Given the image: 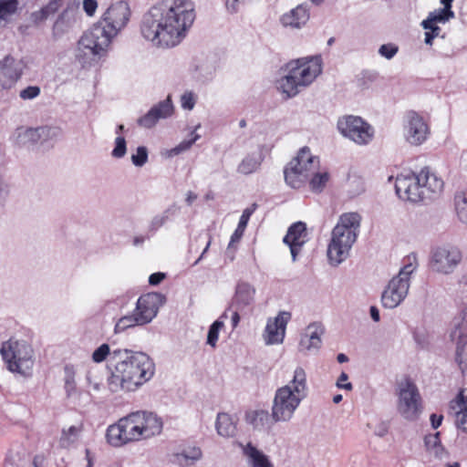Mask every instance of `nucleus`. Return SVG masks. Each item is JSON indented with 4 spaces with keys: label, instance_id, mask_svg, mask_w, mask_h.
I'll return each instance as SVG.
<instances>
[{
    "label": "nucleus",
    "instance_id": "51",
    "mask_svg": "<svg viewBox=\"0 0 467 467\" xmlns=\"http://www.w3.org/2000/svg\"><path fill=\"white\" fill-rule=\"evenodd\" d=\"M197 101V95L192 91H185L180 99L181 107L186 110L193 109Z\"/></svg>",
    "mask_w": 467,
    "mask_h": 467
},
{
    "label": "nucleus",
    "instance_id": "53",
    "mask_svg": "<svg viewBox=\"0 0 467 467\" xmlns=\"http://www.w3.org/2000/svg\"><path fill=\"white\" fill-rule=\"evenodd\" d=\"M158 120L159 119L150 109L145 115L140 117L137 122L138 125L142 128L150 129L156 125Z\"/></svg>",
    "mask_w": 467,
    "mask_h": 467
},
{
    "label": "nucleus",
    "instance_id": "15",
    "mask_svg": "<svg viewBox=\"0 0 467 467\" xmlns=\"http://www.w3.org/2000/svg\"><path fill=\"white\" fill-rule=\"evenodd\" d=\"M430 133V126L423 116L416 111L407 112L403 119V137L410 145H422Z\"/></svg>",
    "mask_w": 467,
    "mask_h": 467
},
{
    "label": "nucleus",
    "instance_id": "43",
    "mask_svg": "<svg viewBox=\"0 0 467 467\" xmlns=\"http://www.w3.org/2000/svg\"><path fill=\"white\" fill-rule=\"evenodd\" d=\"M201 127V124H198L194 130L191 133V139L184 140L182 142H180L176 147L172 148L170 150V156H176L181 154L182 152H184L188 150L199 139L200 135L195 133V130H198Z\"/></svg>",
    "mask_w": 467,
    "mask_h": 467
},
{
    "label": "nucleus",
    "instance_id": "31",
    "mask_svg": "<svg viewBox=\"0 0 467 467\" xmlns=\"http://www.w3.org/2000/svg\"><path fill=\"white\" fill-rule=\"evenodd\" d=\"M76 368L73 365H66L64 368V389L69 400H78L81 393L78 392L76 383Z\"/></svg>",
    "mask_w": 467,
    "mask_h": 467
},
{
    "label": "nucleus",
    "instance_id": "61",
    "mask_svg": "<svg viewBox=\"0 0 467 467\" xmlns=\"http://www.w3.org/2000/svg\"><path fill=\"white\" fill-rule=\"evenodd\" d=\"M244 230L245 229H243L237 225V228L235 229V231L234 232V234L231 236V240H230L228 248L232 247L235 243H238L241 240L244 233Z\"/></svg>",
    "mask_w": 467,
    "mask_h": 467
},
{
    "label": "nucleus",
    "instance_id": "36",
    "mask_svg": "<svg viewBox=\"0 0 467 467\" xmlns=\"http://www.w3.org/2000/svg\"><path fill=\"white\" fill-rule=\"evenodd\" d=\"M310 176H312L309 180L311 191L314 192H321L329 180V173L326 171H318L317 170Z\"/></svg>",
    "mask_w": 467,
    "mask_h": 467
},
{
    "label": "nucleus",
    "instance_id": "46",
    "mask_svg": "<svg viewBox=\"0 0 467 467\" xmlns=\"http://www.w3.org/2000/svg\"><path fill=\"white\" fill-rule=\"evenodd\" d=\"M348 192L351 196H357L365 192V182L359 176H349L348 180Z\"/></svg>",
    "mask_w": 467,
    "mask_h": 467
},
{
    "label": "nucleus",
    "instance_id": "7",
    "mask_svg": "<svg viewBox=\"0 0 467 467\" xmlns=\"http://www.w3.org/2000/svg\"><path fill=\"white\" fill-rule=\"evenodd\" d=\"M360 223L361 216L355 212L345 213L339 216L337 223L332 230L327 246V258L330 265L337 266L349 256L359 233Z\"/></svg>",
    "mask_w": 467,
    "mask_h": 467
},
{
    "label": "nucleus",
    "instance_id": "55",
    "mask_svg": "<svg viewBox=\"0 0 467 467\" xmlns=\"http://www.w3.org/2000/svg\"><path fill=\"white\" fill-rule=\"evenodd\" d=\"M398 51V46L391 43L381 45L379 48V54L387 59L393 58Z\"/></svg>",
    "mask_w": 467,
    "mask_h": 467
},
{
    "label": "nucleus",
    "instance_id": "21",
    "mask_svg": "<svg viewBox=\"0 0 467 467\" xmlns=\"http://www.w3.org/2000/svg\"><path fill=\"white\" fill-rule=\"evenodd\" d=\"M449 410L454 417L456 429L467 434V388L461 389L449 402Z\"/></svg>",
    "mask_w": 467,
    "mask_h": 467
},
{
    "label": "nucleus",
    "instance_id": "3",
    "mask_svg": "<svg viewBox=\"0 0 467 467\" xmlns=\"http://www.w3.org/2000/svg\"><path fill=\"white\" fill-rule=\"evenodd\" d=\"M162 430L161 420L154 413L145 410L131 412L119 419L107 429L108 442L114 447L149 440L159 435Z\"/></svg>",
    "mask_w": 467,
    "mask_h": 467
},
{
    "label": "nucleus",
    "instance_id": "34",
    "mask_svg": "<svg viewBox=\"0 0 467 467\" xmlns=\"http://www.w3.org/2000/svg\"><path fill=\"white\" fill-rule=\"evenodd\" d=\"M18 0H0V26L7 25L18 10Z\"/></svg>",
    "mask_w": 467,
    "mask_h": 467
},
{
    "label": "nucleus",
    "instance_id": "8",
    "mask_svg": "<svg viewBox=\"0 0 467 467\" xmlns=\"http://www.w3.org/2000/svg\"><path fill=\"white\" fill-rule=\"evenodd\" d=\"M418 266L417 254L410 253L403 259V266L383 290L381 302L384 307L393 309L405 300L410 286V277Z\"/></svg>",
    "mask_w": 467,
    "mask_h": 467
},
{
    "label": "nucleus",
    "instance_id": "49",
    "mask_svg": "<svg viewBox=\"0 0 467 467\" xmlns=\"http://www.w3.org/2000/svg\"><path fill=\"white\" fill-rule=\"evenodd\" d=\"M148 161V150L144 146L136 149V152L131 155V162L136 167H142Z\"/></svg>",
    "mask_w": 467,
    "mask_h": 467
},
{
    "label": "nucleus",
    "instance_id": "54",
    "mask_svg": "<svg viewBox=\"0 0 467 467\" xmlns=\"http://www.w3.org/2000/svg\"><path fill=\"white\" fill-rule=\"evenodd\" d=\"M41 93L38 86H28L19 92V97L23 100H32L37 98Z\"/></svg>",
    "mask_w": 467,
    "mask_h": 467
},
{
    "label": "nucleus",
    "instance_id": "29",
    "mask_svg": "<svg viewBox=\"0 0 467 467\" xmlns=\"http://www.w3.org/2000/svg\"><path fill=\"white\" fill-rule=\"evenodd\" d=\"M452 2L453 0H441L443 7L430 12L425 20H431L434 24H445L454 18L455 14L451 10Z\"/></svg>",
    "mask_w": 467,
    "mask_h": 467
},
{
    "label": "nucleus",
    "instance_id": "37",
    "mask_svg": "<svg viewBox=\"0 0 467 467\" xmlns=\"http://www.w3.org/2000/svg\"><path fill=\"white\" fill-rule=\"evenodd\" d=\"M420 26L425 30L424 43L426 45L432 46L434 38L441 36V28L438 24H434L431 22V20L425 19L420 23Z\"/></svg>",
    "mask_w": 467,
    "mask_h": 467
},
{
    "label": "nucleus",
    "instance_id": "5",
    "mask_svg": "<svg viewBox=\"0 0 467 467\" xmlns=\"http://www.w3.org/2000/svg\"><path fill=\"white\" fill-rule=\"evenodd\" d=\"M307 393L306 372L302 367H296L287 384L275 390L271 408L272 420L275 422L290 421Z\"/></svg>",
    "mask_w": 467,
    "mask_h": 467
},
{
    "label": "nucleus",
    "instance_id": "39",
    "mask_svg": "<svg viewBox=\"0 0 467 467\" xmlns=\"http://www.w3.org/2000/svg\"><path fill=\"white\" fill-rule=\"evenodd\" d=\"M37 130L41 144L55 141L61 136V130L58 127L42 126Z\"/></svg>",
    "mask_w": 467,
    "mask_h": 467
},
{
    "label": "nucleus",
    "instance_id": "28",
    "mask_svg": "<svg viewBox=\"0 0 467 467\" xmlns=\"http://www.w3.org/2000/svg\"><path fill=\"white\" fill-rule=\"evenodd\" d=\"M37 128L19 127L14 133L15 142L21 147H30L39 142Z\"/></svg>",
    "mask_w": 467,
    "mask_h": 467
},
{
    "label": "nucleus",
    "instance_id": "63",
    "mask_svg": "<svg viewBox=\"0 0 467 467\" xmlns=\"http://www.w3.org/2000/svg\"><path fill=\"white\" fill-rule=\"evenodd\" d=\"M430 420L431 423V427L433 429H438L442 423L443 416L441 414L432 413L430 416Z\"/></svg>",
    "mask_w": 467,
    "mask_h": 467
},
{
    "label": "nucleus",
    "instance_id": "62",
    "mask_svg": "<svg viewBox=\"0 0 467 467\" xmlns=\"http://www.w3.org/2000/svg\"><path fill=\"white\" fill-rule=\"evenodd\" d=\"M165 278V275L163 273L158 272L151 274L149 277V283L151 285H159Z\"/></svg>",
    "mask_w": 467,
    "mask_h": 467
},
{
    "label": "nucleus",
    "instance_id": "16",
    "mask_svg": "<svg viewBox=\"0 0 467 467\" xmlns=\"http://www.w3.org/2000/svg\"><path fill=\"white\" fill-rule=\"evenodd\" d=\"M461 261V251L455 246L447 244L433 249L430 265L432 271L441 275H450L453 273Z\"/></svg>",
    "mask_w": 467,
    "mask_h": 467
},
{
    "label": "nucleus",
    "instance_id": "14",
    "mask_svg": "<svg viewBox=\"0 0 467 467\" xmlns=\"http://www.w3.org/2000/svg\"><path fill=\"white\" fill-rule=\"evenodd\" d=\"M131 10L128 2L120 0L112 3L103 13L99 21L116 37L129 24Z\"/></svg>",
    "mask_w": 467,
    "mask_h": 467
},
{
    "label": "nucleus",
    "instance_id": "23",
    "mask_svg": "<svg viewBox=\"0 0 467 467\" xmlns=\"http://www.w3.org/2000/svg\"><path fill=\"white\" fill-rule=\"evenodd\" d=\"M255 293L254 286L250 283L244 281L237 283L231 307L244 311L254 303Z\"/></svg>",
    "mask_w": 467,
    "mask_h": 467
},
{
    "label": "nucleus",
    "instance_id": "50",
    "mask_svg": "<svg viewBox=\"0 0 467 467\" xmlns=\"http://www.w3.org/2000/svg\"><path fill=\"white\" fill-rule=\"evenodd\" d=\"M115 146L111 151V156L115 159H121L127 153V143L124 137L118 136L115 139Z\"/></svg>",
    "mask_w": 467,
    "mask_h": 467
},
{
    "label": "nucleus",
    "instance_id": "30",
    "mask_svg": "<svg viewBox=\"0 0 467 467\" xmlns=\"http://www.w3.org/2000/svg\"><path fill=\"white\" fill-rule=\"evenodd\" d=\"M263 155L255 151L246 155L237 166V172L243 175H249L255 172L263 162Z\"/></svg>",
    "mask_w": 467,
    "mask_h": 467
},
{
    "label": "nucleus",
    "instance_id": "48",
    "mask_svg": "<svg viewBox=\"0 0 467 467\" xmlns=\"http://www.w3.org/2000/svg\"><path fill=\"white\" fill-rule=\"evenodd\" d=\"M268 411L264 410L253 411L248 415L250 423L256 429L263 428L265 426V421L268 420Z\"/></svg>",
    "mask_w": 467,
    "mask_h": 467
},
{
    "label": "nucleus",
    "instance_id": "20",
    "mask_svg": "<svg viewBox=\"0 0 467 467\" xmlns=\"http://www.w3.org/2000/svg\"><path fill=\"white\" fill-rule=\"evenodd\" d=\"M22 74L21 62L12 57H5L0 61V90L12 88Z\"/></svg>",
    "mask_w": 467,
    "mask_h": 467
},
{
    "label": "nucleus",
    "instance_id": "32",
    "mask_svg": "<svg viewBox=\"0 0 467 467\" xmlns=\"http://www.w3.org/2000/svg\"><path fill=\"white\" fill-rule=\"evenodd\" d=\"M456 343L455 362L460 370L464 373L467 370V334L459 331L458 338H452Z\"/></svg>",
    "mask_w": 467,
    "mask_h": 467
},
{
    "label": "nucleus",
    "instance_id": "27",
    "mask_svg": "<svg viewBox=\"0 0 467 467\" xmlns=\"http://www.w3.org/2000/svg\"><path fill=\"white\" fill-rule=\"evenodd\" d=\"M215 429L217 433L223 438L234 437L237 431L236 422L228 413H218Z\"/></svg>",
    "mask_w": 467,
    "mask_h": 467
},
{
    "label": "nucleus",
    "instance_id": "26",
    "mask_svg": "<svg viewBox=\"0 0 467 467\" xmlns=\"http://www.w3.org/2000/svg\"><path fill=\"white\" fill-rule=\"evenodd\" d=\"M244 455L247 458L252 467H274L273 463L263 451H259L252 443L240 444Z\"/></svg>",
    "mask_w": 467,
    "mask_h": 467
},
{
    "label": "nucleus",
    "instance_id": "57",
    "mask_svg": "<svg viewBox=\"0 0 467 467\" xmlns=\"http://www.w3.org/2000/svg\"><path fill=\"white\" fill-rule=\"evenodd\" d=\"M239 312H242L241 310H237V308L229 307L227 308L223 315L220 317V319H225L228 317V314L231 313V322L233 328H235L239 322H240V315Z\"/></svg>",
    "mask_w": 467,
    "mask_h": 467
},
{
    "label": "nucleus",
    "instance_id": "33",
    "mask_svg": "<svg viewBox=\"0 0 467 467\" xmlns=\"http://www.w3.org/2000/svg\"><path fill=\"white\" fill-rule=\"evenodd\" d=\"M424 444L429 453L435 458L442 459L446 455V451L441 442L440 432L426 435Z\"/></svg>",
    "mask_w": 467,
    "mask_h": 467
},
{
    "label": "nucleus",
    "instance_id": "44",
    "mask_svg": "<svg viewBox=\"0 0 467 467\" xmlns=\"http://www.w3.org/2000/svg\"><path fill=\"white\" fill-rule=\"evenodd\" d=\"M113 355V350H110V348L108 344L104 343L100 345L98 348L94 350L92 353V360L95 363H101L105 361L107 358L109 361V368L110 369L111 367V358Z\"/></svg>",
    "mask_w": 467,
    "mask_h": 467
},
{
    "label": "nucleus",
    "instance_id": "13",
    "mask_svg": "<svg viewBox=\"0 0 467 467\" xmlns=\"http://www.w3.org/2000/svg\"><path fill=\"white\" fill-rule=\"evenodd\" d=\"M340 134L358 145L368 144L374 137V129L358 116H344L337 120Z\"/></svg>",
    "mask_w": 467,
    "mask_h": 467
},
{
    "label": "nucleus",
    "instance_id": "40",
    "mask_svg": "<svg viewBox=\"0 0 467 467\" xmlns=\"http://www.w3.org/2000/svg\"><path fill=\"white\" fill-rule=\"evenodd\" d=\"M82 431V425L70 426L67 430H63L62 436L60 438V444L63 447H68L73 444L79 437Z\"/></svg>",
    "mask_w": 467,
    "mask_h": 467
},
{
    "label": "nucleus",
    "instance_id": "52",
    "mask_svg": "<svg viewBox=\"0 0 467 467\" xmlns=\"http://www.w3.org/2000/svg\"><path fill=\"white\" fill-rule=\"evenodd\" d=\"M170 214H171V209H167L163 213L155 215L150 221V229L151 231H156L159 228H161V226H163L169 220Z\"/></svg>",
    "mask_w": 467,
    "mask_h": 467
},
{
    "label": "nucleus",
    "instance_id": "41",
    "mask_svg": "<svg viewBox=\"0 0 467 467\" xmlns=\"http://www.w3.org/2000/svg\"><path fill=\"white\" fill-rule=\"evenodd\" d=\"M454 205L459 220L467 224V192H460L455 195Z\"/></svg>",
    "mask_w": 467,
    "mask_h": 467
},
{
    "label": "nucleus",
    "instance_id": "17",
    "mask_svg": "<svg viewBox=\"0 0 467 467\" xmlns=\"http://www.w3.org/2000/svg\"><path fill=\"white\" fill-rule=\"evenodd\" d=\"M290 319L291 314L286 311H281L276 317L268 318L263 332L265 344L267 346L282 344Z\"/></svg>",
    "mask_w": 467,
    "mask_h": 467
},
{
    "label": "nucleus",
    "instance_id": "58",
    "mask_svg": "<svg viewBox=\"0 0 467 467\" xmlns=\"http://www.w3.org/2000/svg\"><path fill=\"white\" fill-rule=\"evenodd\" d=\"M98 6L99 5L97 0H83V10L89 17L95 16Z\"/></svg>",
    "mask_w": 467,
    "mask_h": 467
},
{
    "label": "nucleus",
    "instance_id": "1",
    "mask_svg": "<svg viewBox=\"0 0 467 467\" xmlns=\"http://www.w3.org/2000/svg\"><path fill=\"white\" fill-rule=\"evenodd\" d=\"M195 20L190 0H160L143 16L141 36L154 46L173 47L186 36Z\"/></svg>",
    "mask_w": 467,
    "mask_h": 467
},
{
    "label": "nucleus",
    "instance_id": "42",
    "mask_svg": "<svg viewBox=\"0 0 467 467\" xmlns=\"http://www.w3.org/2000/svg\"><path fill=\"white\" fill-rule=\"evenodd\" d=\"M136 326H142V324H140L134 312H132V314L124 316L117 321L114 331L115 333H121L126 329Z\"/></svg>",
    "mask_w": 467,
    "mask_h": 467
},
{
    "label": "nucleus",
    "instance_id": "59",
    "mask_svg": "<svg viewBox=\"0 0 467 467\" xmlns=\"http://www.w3.org/2000/svg\"><path fill=\"white\" fill-rule=\"evenodd\" d=\"M348 376L347 373L342 372L337 380V387L346 390H351L353 386L350 382H348Z\"/></svg>",
    "mask_w": 467,
    "mask_h": 467
},
{
    "label": "nucleus",
    "instance_id": "60",
    "mask_svg": "<svg viewBox=\"0 0 467 467\" xmlns=\"http://www.w3.org/2000/svg\"><path fill=\"white\" fill-rule=\"evenodd\" d=\"M253 213H254L253 209H250V208L245 209L240 217L238 226L243 229H245L247 226L248 221Z\"/></svg>",
    "mask_w": 467,
    "mask_h": 467
},
{
    "label": "nucleus",
    "instance_id": "38",
    "mask_svg": "<svg viewBox=\"0 0 467 467\" xmlns=\"http://www.w3.org/2000/svg\"><path fill=\"white\" fill-rule=\"evenodd\" d=\"M151 110L155 113L157 118L166 119L172 115L174 106L171 101V96H168L164 100L160 101L158 104L151 108Z\"/></svg>",
    "mask_w": 467,
    "mask_h": 467
},
{
    "label": "nucleus",
    "instance_id": "64",
    "mask_svg": "<svg viewBox=\"0 0 467 467\" xmlns=\"http://www.w3.org/2000/svg\"><path fill=\"white\" fill-rule=\"evenodd\" d=\"M64 0H50L46 5L53 14H55L58 8L62 5Z\"/></svg>",
    "mask_w": 467,
    "mask_h": 467
},
{
    "label": "nucleus",
    "instance_id": "9",
    "mask_svg": "<svg viewBox=\"0 0 467 467\" xmlns=\"http://www.w3.org/2000/svg\"><path fill=\"white\" fill-rule=\"evenodd\" d=\"M0 353L7 368L24 377L30 376L34 367V350L25 340L10 338L4 342Z\"/></svg>",
    "mask_w": 467,
    "mask_h": 467
},
{
    "label": "nucleus",
    "instance_id": "45",
    "mask_svg": "<svg viewBox=\"0 0 467 467\" xmlns=\"http://www.w3.org/2000/svg\"><path fill=\"white\" fill-rule=\"evenodd\" d=\"M86 382L89 391L99 392L101 390L102 378L97 369L90 368L87 371Z\"/></svg>",
    "mask_w": 467,
    "mask_h": 467
},
{
    "label": "nucleus",
    "instance_id": "24",
    "mask_svg": "<svg viewBox=\"0 0 467 467\" xmlns=\"http://www.w3.org/2000/svg\"><path fill=\"white\" fill-rule=\"evenodd\" d=\"M324 334L323 327L317 324H310L305 330L299 342L301 351L309 353L317 352L322 344L321 337Z\"/></svg>",
    "mask_w": 467,
    "mask_h": 467
},
{
    "label": "nucleus",
    "instance_id": "19",
    "mask_svg": "<svg viewBox=\"0 0 467 467\" xmlns=\"http://www.w3.org/2000/svg\"><path fill=\"white\" fill-rule=\"evenodd\" d=\"M307 240L308 234L305 223L296 222L288 228L283 242L290 248L293 262L296 261L297 255Z\"/></svg>",
    "mask_w": 467,
    "mask_h": 467
},
{
    "label": "nucleus",
    "instance_id": "22",
    "mask_svg": "<svg viewBox=\"0 0 467 467\" xmlns=\"http://www.w3.org/2000/svg\"><path fill=\"white\" fill-rule=\"evenodd\" d=\"M310 18V10L307 4H300L289 11L284 13L279 22L282 26L290 29H301Z\"/></svg>",
    "mask_w": 467,
    "mask_h": 467
},
{
    "label": "nucleus",
    "instance_id": "10",
    "mask_svg": "<svg viewBox=\"0 0 467 467\" xmlns=\"http://www.w3.org/2000/svg\"><path fill=\"white\" fill-rule=\"evenodd\" d=\"M395 395L398 414L406 420H417L422 412V399L415 381L409 377L399 380L396 384Z\"/></svg>",
    "mask_w": 467,
    "mask_h": 467
},
{
    "label": "nucleus",
    "instance_id": "11",
    "mask_svg": "<svg viewBox=\"0 0 467 467\" xmlns=\"http://www.w3.org/2000/svg\"><path fill=\"white\" fill-rule=\"evenodd\" d=\"M318 169L319 159L311 153L309 148L303 147L285 168V182L291 188L299 189L306 184L310 175Z\"/></svg>",
    "mask_w": 467,
    "mask_h": 467
},
{
    "label": "nucleus",
    "instance_id": "35",
    "mask_svg": "<svg viewBox=\"0 0 467 467\" xmlns=\"http://www.w3.org/2000/svg\"><path fill=\"white\" fill-rule=\"evenodd\" d=\"M202 458V451L193 447L174 455L173 462L181 466H189Z\"/></svg>",
    "mask_w": 467,
    "mask_h": 467
},
{
    "label": "nucleus",
    "instance_id": "2",
    "mask_svg": "<svg viewBox=\"0 0 467 467\" xmlns=\"http://www.w3.org/2000/svg\"><path fill=\"white\" fill-rule=\"evenodd\" d=\"M155 366L145 353L116 348L111 358L108 387L113 393L137 390L154 375Z\"/></svg>",
    "mask_w": 467,
    "mask_h": 467
},
{
    "label": "nucleus",
    "instance_id": "6",
    "mask_svg": "<svg viewBox=\"0 0 467 467\" xmlns=\"http://www.w3.org/2000/svg\"><path fill=\"white\" fill-rule=\"evenodd\" d=\"M443 189V181L430 168L425 167L416 174L411 171L397 176L395 190L398 196L405 201L418 202L431 198Z\"/></svg>",
    "mask_w": 467,
    "mask_h": 467
},
{
    "label": "nucleus",
    "instance_id": "47",
    "mask_svg": "<svg viewBox=\"0 0 467 467\" xmlns=\"http://www.w3.org/2000/svg\"><path fill=\"white\" fill-rule=\"evenodd\" d=\"M224 323L223 320H221L220 318L214 321L209 327L208 335H207V341L206 343L211 346L212 348H215L218 337H219V332L223 327Z\"/></svg>",
    "mask_w": 467,
    "mask_h": 467
},
{
    "label": "nucleus",
    "instance_id": "25",
    "mask_svg": "<svg viewBox=\"0 0 467 467\" xmlns=\"http://www.w3.org/2000/svg\"><path fill=\"white\" fill-rule=\"evenodd\" d=\"M78 12L74 9H65L57 18L52 28V34L55 38L62 36L73 28L78 22Z\"/></svg>",
    "mask_w": 467,
    "mask_h": 467
},
{
    "label": "nucleus",
    "instance_id": "18",
    "mask_svg": "<svg viewBox=\"0 0 467 467\" xmlns=\"http://www.w3.org/2000/svg\"><path fill=\"white\" fill-rule=\"evenodd\" d=\"M163 300L159 293H148L139 297L133 312L142 326L150 323L157 316Z\"/></svg>",
    "mask_w": 467,
    "mask_h": 467
},
{
    "label": "nucleus",
    "instance_id": "12",
    "mask_svg": "<svg viewBox=\"0 0 467 467\" xmlns=\"http://www.w3.org/2000/svg\"><path fill=\"white\" fill-rule=\"evenodd\" d=\"M115 38L99 22L84 33L78 43V49L84 56H100Z\"/></svg>",
    "mask_w": 467,
    "mask_h": 467
},
{
    "label": "nucleus",
    "instance_id": "56",
    "mask_svg": "<svg viewBox=\"0 0 467 467\" xmlns=\"http://www.w3.org/2000/svg\"><path fill=\"white\" fill-rule=\"evenodd\" d=\"M51 15H53V13L45 5L40 10L35 11L31 14V20L34 24L37 25L47 20Z\"/></svg>",
    "mask_w": 467,
    "mask_h": 467
},
{
    "label": "nucleus",
    "instance_id": "4",
    "mask_svg": "<svg viewBox=\"0 0 467 467\" xmlns=\"http://www.w3.org/2000/svg\"><path fill=\"white\" fill-rule=\"evenodd\" d=\"M282 71L276 88L285 99H291L309 87L321 74L322 59L319 56L292 59L282 67Z\"/></svg>",
    "mask_w": 467,
    "mask_h": 467
}]
</instances>
